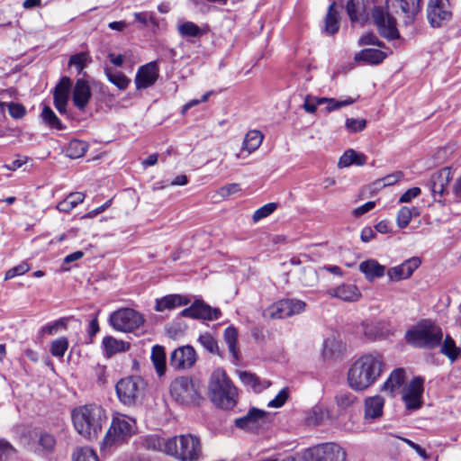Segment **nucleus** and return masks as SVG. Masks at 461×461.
<instances>
[{"label": "nucleus", "instance_id": "f257e3e1", "mask_svg": "<svg viewBox=\"0 0 461 461\" xmlns=\"http://www.w3.org/2000/svg\"><path fill=\"white\" fill-rule=\"evenodd\" d=\"M385 367L384 357L377 353L360 356L348 371V385L355 391H364L374 384Z\"/></svg>", "mask_w": 461, "mask_h": 461}, {"label": "nucleus", "instance_id": "f03ea898", "mask_svg": "<svg viewBox=\"0 0 461 461\" xmlns=\"http://www.w3.org/2000/svg\"><path fill=\"white\" fill-rule=\"evenodd\" d=\"M71 419L75 429L87 439L95 438L106 421L105 411L96 404H86L73 409Z\"/></svg>", "mask_w": 461, "mask_h": 461}, {"label": "nucleus", "instance_id": "7ed1b4c3", "mask_svg": "<svg viewBox=\"0 0 461 461\" xmlns=\"http://www.w3.org/2000/svg\"><path fill=\"white\" fill-rule=\"evenodd\" d=\"M443 338L442 327L431 319L420 320L411 326L404 335V339L408 345L427 350L438 348Z\"/></svg>", "mask_w": 461, "mask_h": 461}, {"label": "nucleus", "instance_id": "20e7f679", "mask_svg": "<svg viewBox=\"0 0 461 461\" xmlns=\"http://www.w3.org/2000/svg\"><path fill=\"white\" fill-rule=\"evenodd\" d=\"M208 388L210 399L217 407L229 410L236 405L237 389L223 369L212 372Z\"/></svg>", "mask_w": 461, "mask_h": 461}, {"label": "nucleus", "instance_id": "39448f33", "mask_svg": "<svg viewBox=\"0 0 461 461\" xmlns=\"http://www.w3.org/2000/svg\"><path fill=\"white\" fill-rule=\"evenodd\" d=\"M167 455L181 461H197L202 456L200 439L192 434H183L168 438Z\"/></svg>", "mask_w": 461, "mask_h": 461}, {"label": "nucleus", "instance_id": "423d86ee", "mask_svg": "<svg viewBox=\"0 0 461 461\" xmlns=\"http://www.w3.org/2000/svg\"><path fill=\"white\" fill-rule=\"evenodd\" d=\"M134 429L135 420L123 414H116L105 434L104 446L109 447L126 440L132 435Z\"/></svg>", "mask_w": 461, "mask_h": 461}, {"label": "nucleus", "instance_id": "0eeeda50", "mask_svg": "<svg viewBox=\"0 0 461 461\" xmlns=\"http://www.w3.org/2000/svg\"><path fill=\"white\" fill-rule=\"evenodd\" d=\"M141 313L131 308H121L113 312L108 319L113 330L121 332H131L144 323Z\"/></svg>", "mask_w": 461, "mask_h": 461}, {"label": "nucleus", "instance_id": "6e6552de", "mask_svg": "<svg viewBox=\"0 0 461 461\" xmlns=\"http://www.w3.org/2000/svg\"><path fill=\"white\" fill-rule=\"evenodd\" d=\"M144 389L145 382L139 376L122 378L116 384V393L119 400L129 406L136 403Z\"/></svg>", "mask_w": 461, "mask_h": 461}, {"label": "nucleus", "instance_id": "1a4fd4ad", "mask_svg": "<svg viewBox=\"0 0 461 461\" xmlns=\"http://www.w3.org/2000/svg\"><path fill=\"white\" fill-rule=\"evenodd\" d=\"M308 461H346V450L337 443L319 444L307 450Z\"/></svg>", "mask_w": 461, "mask_h": 461}, {"label": "nucleus", "instance_id": "9d476101", "mask_svg": "<svg viewBox=\"0 0 461 461\" xmlns=\"http://www.w3.org/2000/svg\"><path fill=\"white\" fill-rule=\"evenodd\" d=\"M170 395L177 402L188 404L195 402L199 393L192 380L187 377L176 378L170 384Z\"/></svg>", "mask_w": 461, "mask_h": 461}, {"label": "nucleus", "instance_id": "9b49d317", "mask_svg": "<svg viewBox=\"0 0 461 461\" xmlns=\"http://www.w3.org/2000/svg\"><path fill=\"white\" fill-rule=\"evenodd\" d=\"M305 303L297 299L280 300L269 306L266 312L271 319L287 318L305 310Z\"/></svg>", "mask_w": 461, "mask_h": 461}, {"label": "nucleus", "instance_id": "f8f14e48", "mask_svg": "<svg viewBox=\"0 0 461 461\" xmlns=\"http://www.w3.org/2000/svg\"><path fill=\"white\" fill-rule=\"evenodd\" d=\"M372 17L381 36L391 41L398 39L400 33L396 28V21L380 7L374 8Z\"/></svg>", "mask_w": 461, "mask_h": 461}, {"label": "nucleus", "instance_id": "ddd939ff", "mask_svg": "<svg viewBox=\"0 0 461 461\" xmlns=\"http://www.w3.org/2000/svg\"><path fill=\"white\" fill-rule=\"evenodd\" d=\"M452 16L447 0H429L427 9L428 21L432 27H441Z\"/></svg>", "mask_w": 461, "mask_h": 461}, {"label": "nucleus", "instance_id": "4468645a", "mask_svg": "<svg viewBox=\"0 0 461 461\" xmlns=\"http://www.w3.org/2000/svg\"><path fill=\"white\" fill-rule=\"evenodd\" d=\"M423 379L415 377L402 388V399L407 410H418L422 406Z\"/></svg>", "mask_w": 461, "mask_h": 461}, {"label": "nucleus", "instance_id": "2eb2a0df", "mask_svg": "<svg viewBox=\"0 0 461 461\" xmlns=\"http://www.w3.org/2000/svg\"><path fill=\"white\" fill-rule=\"evenodd\" d=\"M195 361L196 354L191 346H183L175 349L169 359L170 366L176 369L190 368Z\"/></svg>", "mask_w": 461, "mask_h": 461}, {"label": "nucleus", "instance_id": "dca6fc26", "mask_svg": "<svg viewBox=\"0 0 461 461\" xmlns=\"http://www.w3.org/2000/svg\"><path fill=\"white\" fill-rule=\"evenodd\" d=\"M420 263L421 260L418 257L408 258L402 264L389 268L387 271V276L393 282L407 279L420 266Z\"/></svg>", "mask_w": 461, "mask_h": 461}, {"label": "nucleus", "instance_id": "f3484780", "mask_svg": "<svg viewBox=\"0 0 461 461\" xmlns=\"http://www.w3.org/2000/svg\"><path fill=\"white\" fill-rule=\"evenodd\" d=\"M421 0H387L395 13L402 14L405 23H411L420 11Z\"/></svg>", "mask_w": 461, "mask_h": 461}, {"label": "nucleus", "instance_id": "a211bd4d", "mask_svg": "<svg viewBox=\"0 0 461 461\" xmlns=\"http://www.w3.org/2000/svg\"><path fill=\"white\" fill-rule=\"evenodd\" d=\"M266 415V411L252 408L245 416L236 419L235 425L242 429L255 431L265 423Z\"/></svg>", "mask_w": 461, "mask_h": 461}, {"label": "nucleus", "instance_id": "6ab92c4d", "mask_svg": "<svg viewBox=\"0 0 461 461\" xmlns=\"http://www.w3.org/2000/svg\"><path fill=\"white\" fill-rule=\"evenodd\" d=\"M158 77V68L156 62H149L141 66L136 74L135 84L138 89L152 86Z\"/></svg>", "mask_w": 461, "mask_h": 461}, {"label": "nucleus", "instance_id": "aec40b11", "mask_svg": "<svg viewBox=\"0 0 461 461\" xmlns=\"http://www.w3.org/2000/svg\"><path fill=\"white\" fill-rule=\"evenodd\" d=\"M71 89V80L68 77H63L54 90V104L60 113H65Z\"/></svg>", "mask_w": 461, "mask_h": 461}, {"label": "nucleus", "instance_id": "412c9836", "mask_svg": "<svg viewBox=\"0 0 461 461\" xmlns=\"http://www.w3.org/2000/svg\"><path fill=\"white\" fill-rule=\"evenodd\" d=\"M327 294L330 297L350 303L357 302L361 297L359 289L351 284H342L337 287L330 288L327 290Z\"/></svg>", "mask_w": 461, "mask_h": 461}, {"label": "nucleus", "instance_id": "4be33fe9", "mask_svg": "<svg viewBox=\"0 0 461 461\" xmlns=\"http://www.w3.org/2000/svg\"><path fill=\"white\" fill-rule=\"evenodd\" d=\"M91 89L87 81L83 78L77 80L73 89V103L79 110H84L91 98Z\"/></svg>", "mask_w": 461, "mask_h": 461}, {"label": "nucleus", "instance_id": "5701e85b", "mask_svg": "<svg viewBox=\"0 0 461 461\" xmlns=\"http://www.w3.org/2000/svg\"><path fill=\"white\" fill-rule=\"evenodd\" d=\"M384 399L380 395L367 397L365 400V420H374L382 417L384 412Z\"/></svg>", "mask_w": 461, "mask_h": 461}, {"label": "nucleus", "instance_id": "b1692460", "mask_svg": "<svg viewBox=\"0 0 461 461\" xmlns=\"http://www.w3.org/2000/svg\"><path fill=\"white\" fill-rule=\"evenodd\" d=\"M452 179V174L449 168H443L431 176V192L434 195H443Z\"/></svg>", "mask_w": 461, "mask_h": 461}, {"label": "nucleus", "instance_id": "393cba45", "mask_svg": "<svg viewBox=\"0 0 461 461\" xmlns=\"http://www.w3.org/2000/svg\"><path fill=\"white\" fill-rule=\"evenodd\" d=\"M405 380V371L403 368L393 370L386 381L384 383L382 391L387 393L391 397H394Z\"/></svg>", "mask_w": 461, "mask_h": 461}, {"label": "nucleus", "instance_id": "a878e982", "mask_svg": "<svg viewBox=\"0 0 461 461\" xmlns=\"http://www.w3.org/2000/svg\"><path fill=\"white\" fill-rule=\"evenodd\" d=\"M358 269L365 275L368 281H374L385 274V267L379 264L375 259H367L359 264Z\"/></svg>", "mask_w": 461, "mask_h": 461}, {"label": "nucleus", "instance_id": "bb28decb", "mask_svg": "<svg viewBox=\"0 0 461 461\" xmlns=\"http://www.w3.org/2000/svg\"><path fill=\"white\" fill-rule=\"evenodd\" d=\"M264 135L258 130H251L247 132L242 142L241 151L237 155L238 158H243L244 151L251 154L256 151L261 145Z\"/></svg>", "mask_w": 461, "mask_h": 461}, {"label": "nucleus", "instance_id": "cd10ccee", "mask_svg": "<svg viewBox=\"0 0 461 461\" xmlns=\"http://www.w3.org/2000/svg\"><path fill=\"white\" fill-rule=\"evenodd\" d=\"M189 302V299L180 294H168L156 300L155 310L157 312L172 310L179 306L187 305Z\"/></svg>", "mask_w": 461, "mask_h": 461}, {"label": "nucleus", "instance_id": "c85d7f7f", "mask_svg": "<svg viewBox=\"0 0 461 461\" xmlns=\"http://www.w3.org/2000/svg\"><path fill=\"white\" fill-rule=\"evenodd\" d=\"M104 351L106 357H110L117 353L125 352L129 349L130 344L126 341L117 339L112 336L103 339Z\"/></svg>", "mask_w": 461, "mask_h": 461}, {"label": "nucleus", "instance_id": "c756f323", "mask_svg": "<svg viewBox=\"0 0 461 461\" xmlns=\"http://www.w3.org/2000/svg\"><path fill=\"white\" fill-rule=\"evenodd\" d=\"M440 353L447 357L450 362H455L461 356V348L456 346V341L450 335L442 339L440 344Z\"/></svg>", "mask_w": 461, "mask_h": 461}, {"label": "nucleus", "instance_id": "7c9ffc66", "mask_svg": "<svg viewBox=\"0 0 461 461\" xmlns=\"http://www.w3.org/2000/svg\"><path fill=\"white\" fill-rule=\"evenodd\" d=\"M366 156L363 153L357 152L354 149H348L340 157L338 166L341 168L351 165L364 166L366 163Z\"/></svg>", "mask_w": 461, "mask_h": 461}, {"label": "nucleus", "instance_id": "2f4dec72", "mask_svg": "<svg viewBox=\"0 0 461 461\" xmlns=\"http://www.w3.org/2000/svg\"><path fill=\"white\" fill-rule=\"evenodd\" d=\"M150 359L158 376L164 375L167 369L165 348L159 345L153 346Z\"/></svg>", "mask_w": 461, "mask_h": 461}, {"label": "nucleus", "instance_id": "473e14b6", "mask_svg": "<svg viewBox=\"0 0 461 461\" xmlns=\"http://www.w3.org/2000/svg\"><path fill=\"white\" fill-rule=\"evenodd\" d=\"M386 58V54L376 49H366L355 56L356 61H365L369 64H379Z\"/></svg>", "mask_w": 461, "mask_h": 461}, {"label": "nucleus", "instance_id": "72a5a7b5", "mask_svg": "<svg viewBox=\"0 0 461 461\" xmlns=\"http://www.w3.org/2000/svg\"><path fill=\"white\" fill-rule=\"evenodd\" d=\"M239 376H240V379L241 380V382L246 386L250 387L255 392H260L264 388L268 387L270 384L269 382H267V381L261 382L256 375H254L250 372H247V371L240 372Z\"/></svg>", "mask_w": 461, "mask_h": 461}, {"label": "nucleus", "instance_id": "f704fd0d", "mask_svg": "<svg viewBox=\"0 0 461 461\" xmlns=\"http://www.w3.org/2000/svg\"><path fill=\"white\" fill-rule=\"evenodd\" d=\"M85 199V194L81 192L70 193L63 201L57 204L59 212H68Z\"/></svg>", "mask_w": 461, "mask_h": 461}, {"label": "nucleus", "instance_id": "c9c22d12", "mask_svg": "<svg viewBox=\"0 0 461 461\" xmlns=\"http://www.w3.org/2000/svg\"><path fill=\"white\" fill-rule=\"evenodd\" d=\"M194 304L195 319L212 321L217 320L221 315V311L218 308H212L202 302H195Z\"/></svg>", "mask_w": 461, "mask_h": 461}, {"label": "nucleus", "instance_id": "e433bc0d", "mask_svg": "<svg viewBox=\"0 0 461 461\" xmlns=\"http://www.w3.org/2000/svg\"><path fill=\"white\" fill-rule=\"evenodd\" d=\"M224 340L228 345V348L232 357L238 361L240 359V352L237 347L238 330L236 328L230 326L224 330Z\"/></svg>", "mask_w": 461, "mask_h": 461}, {"label": "nucleus", "instance_id": "4c0bfd02", "mask_svg": "<svg viewBox=\"0 0 461 461\" xmlns=\"http://www.w3.org/2000/svg\"><path fill=\"white\" fill-rule=\"evenodd\" d=\"M347 12L351 22L362 20L366 13L365 0H349L347 5Z\"/></svg>", "mask_w": 461, "mask_h": 461}, {"label": "nucleus", "instance_id": "58836bf2", "mask_svg": "<svg viewBox=\"0 0 461 461\" xmlns=\"http://www.w3.org/2000/svg\"><path fill=\"white\" fill-rule=\"evenodd\" d=\"M104 73L108 80L120 90H125L131 83V80L121 71L113 70L111 68H105Z\"/></svg>", "mask_w": 461, "mask_h": 461}, {"label": "nucleus", "instance_id": "ea45409f", "mask_svg": "<svg viewBox=\"0 0 461 461\" xmlns=\"http://www.w3.org/2000/svg\"><path fill=\"white\" fill-rule=\"evenodd\" d=\"M177 32L183 38H196L203 34V31L193 22H184L177 25Z\"/></svg>", "mask_w": 461, "mask_h": 461}, {"label": "nucleus", "instance_id": "a19ab883", "mask_svg": "<svg viewBox=\"0 0 461 461\" xmlns=\"http://www.w3.org/2000/svg\"><path fill=\"white\" fill-rule=\"evenodd\" d=\"M356 100L352 97H347L342 100H337L335 98L321 97V105H325L324 110L327 113L339 110L342 107L354 104Z\"/></svg>", "mask_w": 461, "mask_h": 461}, {"label": "nucleus", "instance_id": "79ce46f5", "mask_svg": "<svg viewBox=\"0 0 461 461\" xmlns=\"http://www.w3.org/2000/svg\"><path fill=\"white\" fill-rule=\"evenodd\" d=\"M41 118L42 122L50 128L59 131L64 129V125L62 124L61 121L57 117L51 108L47 105L43 107L41 113Z\"/></svg>", "mask_w": 461, "mask_h": 461}, {"label": "nucleus", "instance_id": "37998d69", "mask_svg": "<svg viewBox=\"0 0 461 461\" xmlns=\"http://www.w3.org/2000/svg\"><path fill=\"white\" fill-rule=\"evenodd\" d=\"M335 4L332 3L328 9V13L325 19V31L330 34H334L339 28V14L334 8Z\"/></svg>", "mask_w": 461, "mask_h": 461}, {"label": "nucleus", "instance_id": "c03bdc74", "mask_svg": "<svg viewBox=\"0 0 461 461\" xmlns=\"http://www.w3.org/2000/svg\"><path fill=\"white\" fill-rule=\"evenodd\" d=\"M419 215V210L416 207L402 206L397 213V225L400 228L408 226L413 216Z\"/></svg>", "mask_w": 461, "mask_h": 461}, {"label": "nucleus", "instance_id": "a18cd8bd", "mask_svg": "<svg viewBox=\"0 0 461 461\" xmlns=\"http://www.w3.org/2000/svg\"><path fill=\"white\" fill-rule=\"evenodd\" d=\"M92 62V58L88 52H79L72 55L68 61L69 67H75L78 73H81L83 69Z\"/></svg>", "mask_w": 461, "mask_h": 461}, {"label": "nucleus", "instance_id": "49530a36", "mask_svg": "<svg viewBox=\"0 0 461 461\" xmlns=\"http://www.w3.org/2000/svg\"><path fill=\"white\" fill-rule=\"evenodd\" d=\"M362 333L369 339H375L384 335L383 328L377 322H363L361 324Z\"/></svg>", "mask_w": 461, "mask_h": 461}, {"label": "nucleus", "instance_id": "de8ad7c7", "mask_svg": "<svg viewBox=\"0 0 461 461\" xmlns=\"http://www.w3.org/2000/svg\"><path fill=\"white\" fill-rule=\"evenodd\" d=\"M145 446L149 449L158 450L167 454L168 438H163L156 435L149 436L145 438Z\"/></svg>", "mask_w": 461, "mask_h": 461}, {"label": "nucleus", "instance_id": "09e8293b", "mask_svg": "<svg viewBox=\"0 0 461 461\" xmlns=\"http://www.w3.org/2000/svg\"><path fill=\"white\" fill-rule=\"evenodd\" d=\"M319 276L317 271L312 267H304L300 276V282L303 285L312 287L318 282Z\"/></svg>", "mask_w": 461, "mask_h": 461}, {"label": "nucleus", "instance_id": "8fccbe9b", "mask_svg": "<svg viewBox=\"0 0 461 461\" xmlns=\"http://www.w3.org/2000/svg\"><path fill=\"white\" fill-rule=\"evenodd\" d=\"M87 150V145L81 140H72L69 142L67 153L69 158H77L83 157Z\"/></svg>", "mask_w": 461, "mask_h": 461}, {"label": "nucleus", "instance_id": "3c124183", "mask_svg": "<svg viewBox=\"0 0 461 461\" xmlns=\"http://www.w3.org/2000/svg\"><path fill=\"white\" fill-rule=\"evenodd\" d=\"M74 461H98L96 453L88 447H78L73 454Z\"/></svg>", "mask_w": 461, "mask_h": 461}, {"label": "nucleus", "instance_id": "603ef678", "mask_svg": "<svg viewBox=\"0 0 461 461\" xmlns=\"http://www.w3.org/2000/svg\"><path fill=\"white\" fill-rule=\"evenodd\" d=\"M68 348V340L65 337H60L52 341L50 346V352L52 356L57 357H63Z\"/></svg>", "mask_w": 461, "mask_h": 461}, {"label": "nucleus", "instance_id": "864d4df0", "mask_svg": "<svg viewBox=\"0 0 461 461\" xmlns=\"http://www.w3.org/2000/svg\"><path fill=\"white\" fill-rule=\"evenodd\" d=\"M403 177V174L401 171H396L393 174L387 175L384 177L376 180L374 183L375 188H381L384 186L393 185Z\"/></svg>", "mask_w": 461, "mask_h": 461}, {"label": "nucleus", "instance_id": "5fc2aeb1", "mask_svg": "<svg viewBox=\"0 0 461 461\" xmlns=\"http://www.w3.org/2000/svg\"><path fill=\"white\" fill-rule=\"evenodd\" d=\"M16 454L15 448L5 438H0V461H8Z\"/></svg>", "mask_w": 461, "mask_h": 461}, {"label": "nucleus", "instance_id": "6e6d98bb", "mask_svg": "<svg viewBox=\"0 0 461 461\" xmlns=\"http://www.w3.org/2000/svg\"><path fill=\"white\" fill-rule=\"evenodd\" d=\"M277 208V204L276 203H267L260 208H258L253 214L252 219L255 222L271 215Z\"/></svg>", "mask_w": 461, "mask_h": 461}, {"label": "nucleus", "instance_id": "4d7b16f0", "mask_svg": "<svg viewBox=\"0 0 461 461\" xmlns=\"http://www.w3.org/2000/svg\"><path fill=\"white\" fill-rule=\"evenodd\" d=\"M66 327H67V323H66L65 319H59L58 321H55L52 323H48V324L42 326L40 330V334L41 336H43L45 334L53 335L56 332H58V330H59L61 329H66Z\"/></svg>", "mask_w": 461, "mask_h": 461}, {"label": "nucleus", "instance_id": "13d9d810", "mask_svg": "<svg viewBox=\"0 0 461 461\" xmlns=\"http://www.w3.org/2000/svg\"><path fill=\"white\" fill-rule=\"evenodd\" d=\"M345 127L351 133L360 132L366 129V121L365 119L348 118L345 122Z\"/></svg>", "mask_w": 461, "mask_h": 461}, {"label": "nucleus", "instance_id": "bf43d9fd", "mask_svg": "<svg viewBox=\"0 0 461 461\" xmlns=\"http://www.w3.org/2000/svg\"><path fill=\"white\" fill-rule=\"evenodd\" d=\"M201 345L209 352L214 353L218 350L216 339L209 333L200 335L198 339Z\"/></svg>", "mask_w": 461, "mask_h": 461}, {"label": "nucleus", "instance_id": "052dcab7", "mask_svg": "<svg viewBox=\"0 0 461 461\" xmlns=\"http://www.w3.org/2000/svg\"><path fill=\"white\" fill-rule=\"evenodd\" d=\"M39 445L46 451H52L56 445V439L53 435L42 432L39 436Z\"/></svg>", "mask_w": 461, "mask_h": 461}, {"label": "nucleus", "instance_id": "680f3d73", "mask_svg": "<svg viewBox=\"0 0 461 461\" xmlns=\"http://www.w3.org/2000/svg\"><path fill=\"white\" fill-rule=\"evenodd\" d=\"M321 97L312 96L311 95H307L304 97L303 109L305 112L309 113H315L317 111V106L321 105Z\"/></svg>", "mask_w": 461, "mask_h": 461}, {"label": "nucleus", "instance_id": "e2e57ef3", "mask_svg": "<svg viewBox=\"0 0 461 461\" xmlns=\"http://www.w3.org/2000/svg\"><path fill=\"white\" fill-rule=\"evenodd\" d=\"M30 270V267L27 263H22L16 267H14L6 271L5 279L9 280L16 276L23 275Z\"/></svg>", "mask_w": 461, "mask_h": 461}, {"label": "nucleus", "instance_id": "0e129e2a", "mask_svg": "<svg viewBox=\"0 0 461 461\" xmlns=\"http://www.w3.org/2000/svg\"><path fill=\"white\" fill-rule=\"evenodd\" d=\"M287 398H288V389L284 388L277 393V395L274 399H272L267 403V406L270 408H280L285 404Z\"/></svg>", "mask_w": 461, "mask_h": 461}, {"label": "nucleus", "instance_id": "69168bd1", "mask_svg": "<svg viewBox=\"0 0 461 461\" xmlns=\"http://www.w3.org/2000/svg\"><path fill=\"white\" fill-rule=\"evenodd\" d=\"M8 112L13 118L22 119L26 113V109L21 104L10 103L8 104Z\"/></svg>", "mask_w": 461, "mask_h": 461}, {"label": "nucleus", "instance_id": "338daca9", "mask_svg": "<svg viewBox=\"0 0 461 461\" xmlns=\"http://www.w3.org/2000/svg\"><path fill=\"white\" fill-rule=\"evenodd\" d=\"M355 397L350 393H340L336 396V402L341 408H348L354 402Z\"/></svg>", "mask_w": 461, "mask_h": 461}, {"label": "nucleus", "instance_id": "774afa93", "mask_svg": "<svg viewBox=\"0 0 461 461\" xmlns=\"http://www.w3.org/2000/svg\"><path fill=\"white\" fill-rule=\"evenodd\" d=\"M134 18L137 22L140 23L143 26H146L149 22L152 23L153 24H156V21H155L153 13H149V12L135 13Z\"/></svg>", "mask_w": 461, "mask_h": 461}]
</instances>
